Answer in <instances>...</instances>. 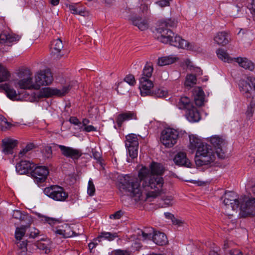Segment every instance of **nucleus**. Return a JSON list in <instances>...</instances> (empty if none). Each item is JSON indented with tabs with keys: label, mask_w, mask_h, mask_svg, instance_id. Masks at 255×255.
<instances>
[{
	"label": "nucleus",
	"mask_w": 255,
	"mask_h": 255,
	"mask_svg": "<svg viewBox=\"0 0 255 255\" xmlns=\"http://www.w3.org/2000/svg\"><path fill=\"white\" fill-rule=\"evenodd\" d=\"M164 169L159 163L152 162L150 169L142 167L138 172V178L129 175L119 176L120 187L130 193L136 201L143 199V194L146 198H155L163 193L164 180L160 176Z\"/></svg>",
	"instance_id": "nucleus-1"
},
{
	"label": "nucleus",
	"mask_w": 255,
	"mask_h": 255,
	"mask_svg": "<svg viewBox=\"0 0 255 255\" xmlns=\"http://www.w3.org/2000/svg\"><path fill=\"white\" fill-rule=\"evenodd\" d=\"M216 153L211 146L207 144L199 147L196 151L195 162L197 166L209 165L216 159Z\"/></svg>",
	"instance_id": "nucleus-2"
},
{
	"label": "nucleus",
	"mask_w": 255,
	"mask_h": 255,
	"mask_svg": "<svg viewBox=\"0 0 255 255\" xmlns=\"http://www.w3.org/2000/svg\"><path fill=\"white\" fill-rule=\"evenodd\" d=\"M19 79L14 81V86L20 89L37 90L35 80L31 77V73L28 69H23L18 73Z\"/></svg>",
	"instance_id": "nucleus-3"
},
{
	"label": "nucleus",
	"mask_w": 255,
	"mask_h": 255,
	"mask_svg": "<svg viewBox=\"0 0 255 255\" xmlns=\"http://www.w3.org/2000/svg\"><path fill=\"white\" fill-rule=\"evenodd\" d=\"M223 203L225 206V213L228 216H233L232 212H234L240 207L241 196L232 191L226 192Z\"/></svg>",
	"instance_id": "nucleus-4"
},
{
	"label": "nucleus",
	"mask_w": 255,
	"mask_h": 255,
	"mask_svg": "<svg viewBox=\"0 0 255 255\" xmlns=\"http://www.w3.org/2000/svg\"><path fill=\"white\" fill-rule=\"evenodd\" d=\"M239 215L242 218L255 216V198L251 196H241Z\"/></svg>",
	"instance_id": "nucleus-5"
},
{
	"label": "nucleus",
	"mask_w": 255,
	"mask_h": 255,
	"mask_svg": "<svg viewBox=\"0 0 255 255\" xmlns=\"http://www.w3.org/2000/svg\"><path fill=\"white\" fill-rule=\"evenodd\" d=\"M138 234L142 236V240H150L152 239L153 241L157 245L163 246L167 242V238L165 234L159 232H155L152 228H146L144 230H140Z\"/></svg>",
	"instance_id": "nucleus-6"
},
{
	"label": "nucleus",
	"mask_w": 255,
	"mask_h": 255,
	"mask_svg": "<svg viewBox=\"0 0 255 255\" xmlns=\"http://www.w3.org/2000/svg\"><path fill=\"white\" fill-rule=\"evenodd\" d=\"M179 137V132L172 128L164 129L160 134L161 142L167 148L173 147L176 143Z\"/></svg>",
	"instance_id": "nucleus-7"
},
{
	"label": "nucleus",
	"mask_w": 255,
	"mask_h": 255,
	"mask_svg": "<svg viewBox=\"0 0 255 255\" xmlns=\"http://www.w3.org/2000/svg\"><path fill=\"white\" fill-rule=\"evenodd\" d=\"M43 192L46 196L57 201H64L68 197L64 188L58 185H52L46 187L44 189Z\"/></svg>",
	"instance_id": "nucleus-8"
},
{
	"label": "nucleus",
	"mask_w": 255,
	"mask_h": 255,
	"mask_svg": "<svg viewBox=\"0 0 255 255\" xmlns=\"http://www.w3.org/2000/svg\"><path fill=\"white\" fill-rule=\"evenodd\" d=\"M69 87H64L61 89L51 88L50 87L43 88L37 93H34V98L40 99L43 98H49L53 96H64L69 91Z\"/></svg>",
	"instance_id": "nucleus-9"
},
{
	"label": "nucleus",
	"mask_w": 255,
	"mask_h": 255,
	"mask_svg": "<svg viewBox=\"0 0 255 255\" xmlns=\"http://www.w3.org/2000/svg\"><path fill=\"white\" fill-rule=\"evenodd\" d=\"M126 146L128 150V154L132 158H134L137 156L138 148V140L136 134L131 133L126 137Z\"/></svg>",
	"instance_id": "nucleus-10"
},
{
	"label": "nucleus",
	"mask_w": 255,
	"mask_h": 255,
	"mask_svg": "<svg viewBox=\"0 0 255 255\" xmlns=\"http://www.w3.org/2000/svg\"><path fill=\"white\" fill-rule=\"evenodd\" d=\"M34 80L38 90L42 86L50 84L53 81V76L49 70H44L35 75Z\"/></svg>",
	"instance_id": "nucleus-11"
},
{
	"label": "nucleus",
	"mask_w": 255,
	"mask_h": 255,
	"mask_svg": "<svg viewBox=\"0 0 255 255\" xmlns=\"http://www.w3.org/2000/svg\"><path fill=\"white\" fill-rule=\"evenodd\" d=\"M155 35L159 41L166 44L170 41L172 37H174V33L172 30L158 24L155 29Z\"/></svg>",
	"instance_id": "nucleus-12"
},
{
	"label": "nucleus",
	"mask_w": 255,
	"mask_h": 255,
	"mask_svg": "<svg viewBox=\"0 0 255 255\" xmlns=\"http://www.w3.org/2000/svg\"><path fill=\"white\" fill-rule=\"evenodd\" d=\"M48 174L49 170L47 167L38 166H34L32 169L31 175L33 178L34 181L38 183L45 181Z\"/></svg>",
	"instance_id": "nucleus-13"
},
{
	"label": "nucleus",
	"mask_w": 255,
	"mask_h": 255,
	"mask_svg": "<svg viewBox=\"0 0 255 255\" xmlns=\"http://www.w3.org/2000/svg\"><path fill=\"white\" fill-rule=\"evenodd\" d=\"M211 143L216 148V154L220 158H224L225 155V140L217 135L212 136L210 140Z\"/></svg>",
	"instance_id": "nucleus-14"
},
{
	"label": "nucleus",
	"mask_w": 255,
	"mask_h": 255,
	"mask_svg": "<svg viewBox=\"0 0 255 255\" xmlns=\"http://www.w3.org/2000/svg\"><path fill=\"white\" fill-rule=\"evenodd\" d=\"M53 145L54 146L59 147L63 156L71 158L74 160L78 159L82 154L81 151L78 149L57 144H53Z\"/></svg>",
	"instance_id": "nucleus-15"
},
{
	"label": "nucleus",
	"mask_w": 255,
	"mask_h": 255,
	"mask_svg": "<svg viewBox=\"0 0 255 255\" xmlns=\"http://www.w3.org/2000/svg\"><path fill=\"white\" fill-rule=\"evenodd\" d=\"M255 80V78L248 77L247 80H240L239 82V88L241 93L247 99L253 97H252L251 91L252 89V82L251 81Z\"/></svg>",
	"instance_id": "nucleus-16"
},
{
	"label": "nucleus",
	"mask_w": 255,
	"mask_h": 255,
	"mask_svg": "<svg viewBox=\"0 0 255 255\" xmlns=\"http://www.w3.org/2000/svg\"><path fill=\"white\" fill-rule=\"evenodd\" d=\"M63 48V44L61 39L57 38L54 40L51 44V55L54 59H59L64 55L62 52Z\"/></svg>",
	"instance_id": "nucleus-17"
},
{
	"label": "nucleus",
	"mask_w": 255,
	"mask_h": 255,
	"mask_svg": "<svg viewBox=\"0 0 255 255\" xmlns=\"http://www.w3.org/2000/svg\"><path fill=\"white\" fill-rule=\"evenodd\" d=\"M21 38L20 35L13 33L3 32L0 33V43L11 46L12 43L18 41Z\"/></svg>",
	"instance_id": "nucleus-18"
},
{
	"label": "nucleus",
	"mask_w": 255,
	"mask_h": 255,
	"mask_svg": "<svg viewBox=\"0 0 255 255\" xmlns=\"http://www.w3.org/2000/svg\"><path fill=\"white\" fill-rule=\"evenodd\" d=\"M18 141L10 138H5L1 141L2 152L6 155L12 154L13 150L17 146Z\"/></svg>",
	"instance_id": "nucleus-19"
},
{
	"label": "nucleus",
	"mask_w": 255,
	"mask_h": 255,
	"mask_svg": "<svg viewBox=\"0 0 255 255\" xmlns=\"http://www.w3.org/2000/svg\"><path fill=\"white\" fill-rule=\"evenodd\" d=\"M139 89L142 96L150 95L152 93V88L153 87L152 82L149 79L141 78L139 80Z\"/></svg>",
	"instance_id": "nucleus-20"
},
{
	"label": "nucleus",
	"mask_w": 255,
	"mask_h": 255,
	"mask_svg": "<svg viewBox=\"0 0 255 255\" xmlns=\"http://www.w3.org/2000/svg\"><path fill=\"white\" fill-rule=\"evenodd\" d=\"M35 164L27 160H22L16 165V170L19 174H31Z\"/></svg>",
	"instance_id": "nucleus-21"
},
{
	"label": "nucleus",
	"mask_w": 255,
	"mask_h": 255,
	"mask_svg": "<svg viewBox=\"0 0 255 255\" xmlns=\"http://www.w3.org/2000/svg\"><path fill=\"white\" fill-rule=\"evenodd\" d=\"M168 43L179 48L187 49H192V45H190L188 42L182 39L180 36L177 35H174V37H172Z\"/></svg>",
	"instance_id": "nucleus-22"
},
{
	"label": "nucleus",
	"mask_w": 255,
	"mask_h": 255,
	"mask_svg": "<svg viewBox=\"0 0 255 255\" xmlns=\"http://www.w3.org/2000/svg\"><path fill=\"white\" fill-rule=\"evenodd\" d=\"M130 20L132 24L141 31L147 30L149 27L148 20L146 17L134 16L130 18Z\"/></svg>",
	"instance_id": "nucleus-23"
},
{
	"label": "nucleus",
	"mask_w": 255,
	"mask_h": 255,
	"mask_svg": "<svg viewBox=\"0 0 255 255\" xmlns=\"http://www.w3.org/2000/svg\"><path fill=\"white\" fill-rule=\"evenodd\" d=\"M55 233L56 234L64 238H70L73 236H79L82 234V233H76L75 232L72 231L71 227L67 224H65L64 226H62V228L57 229L55 231Z\"/></svg>",
	"instance_id": "nucleus-24"
},
{
	"label": "nucleus",
	"mask_w": 255,
	"mask_h": 255,
	"mask_svg": "<svg viewBox=\"0 0 255 255\" xmlns=\"http://www.w3.org/2000/svg\"><path fill=\"white\" fill-rule=\"evenodd\" d=\"M173 161L175 164L187 167H190L191 163L187 158L186 153L184 152H179L175 156Z\"/></svg>",
	"instance_id": "nucleus-25"
},
{
	"label": "nucleus",
	"mask_w": 255,
	"mask_h": 255,
	"mask_svg": "<svg viewBox=\"0 0 255 255\" xmlns=\"http://www.w3.org/2000/svg\"><path fill=\"white\" fill-rule=\"evenodd\" d=\"M125 82L131 86H134L136 84V81L133 75L129 74L127 75L124 78V81L121 82L117 87L118 92L122 94H124L125 92L128 91V88H126L124 90L123 89L126 86Z\"/></svg>",
	"instance_id": "nucleus-26"
},
{
	"label": "nucleus",
	"mask_w": 255,
	"mask_h": 255,
	"mask_svg": "<svg viewBox=\"0 0 255 255\" xmlns=\"http://www.w3.org/2000/svg\"><path fill=\"white\" fill-rule=\"evenodd\" d=\"M177 106L179 109L185 110L186 112L191 108H193L194 105L188 97L184 96L180 98L177 103Z\"/></svg>",
	"instance_id": "nucleus-27"
},
{
	"label": "nucleus",
	"mask_w": 255,
	"mask_h": 255,
	"mask_svg": "<svg viewBox=\"0 0 255 255\" xmlns=\"http://www.w3.org/2000/svg\"><path fill=\"white\" fill-rule=\"evenodd\" d=\"M185 116L187 119L190 122H197L200 119V114L197 108L194 106L185 112Z\"/></svg>",
	"instance_id": "nucleus-28"
},
{
	"label": "nucleus",
	"mask_w": 255,
	"mask_h": 255,
	"mask_svg": "<svg viewBox=\"0 0 255 255\" xmlns=\"http://www.w3.org/2000/svg\"><path fill=\"white\" fill-rule=\"evenodd\" d=\"M214 40L219 45L224 46L229 42V36L227 32L222 31L216 34Z\"/></svg>",
	"instance_id": "nucleus-29"
},
{
	"label": "nucleus",
	"mask_w": 255,
	"mask_h": 255,
	"mask_svg": "<svg viewBox=\"0 0 255 255\" xmlns=\"http://www.w3.org/2000/svg\"><path fill=\"white\" fill-rule=\"evenodd\" d=\"M132 119H136V114L133 112H128L122 113L118 116L117 119V123L119 127H121L124 122Z\"/></svg>",
	"instance_id": "nucleus-30"
},
{
	"label": "nucleus",
	"mask_w": 255,
	"mask_h": 255,
	"mask_svg": "<svg viewBox=\"0 0 255 255\" xmlns=\"http://www.w3.org/2000/svg\"><path fill=\"white\" fill-rule=\"evenodd\" d=\"M194 101L197 106H202L204 102V93L202 89L198 87L194 91Z\"/></svg>",
	"instance_id": "nucleus-31"
},
{
	"label": "nucleus",
	"mask_w": 255,
	"mask_h": 255,
	"mask_svg": "<svg viewBox=\"0 0 255 255\" xmlns=\"http://www.w3.org/2000/svg\"><path fill=\"white\" fill-rule=\"evenodd\" d=\"M12 217L18 219L21 222L31 224L32 220L31 217L28 214H23L19 210H14L13 212Z\"/></svg>",
	"instance_id": "nucleus-32"
},
{
	"label": "nucleus",
	"mask_w": 255,
	"mask_h": 255,
	"mask_svg": "<svg viewBox=\"0 0 255 255\" xmlns=\"http://www.w3.org/2000/svg\"><path fill=\"white\" fill-rule=\"evenodd\" d=\"M0 90H4L7 97L10 99L13 100L16 99L17 95L16 91L8 84H0Z\"/></svg>",
	"instance_id": "nucleus-33"
},
{
	"label": "nucleus",
	"mask_w": 255,
	"mask_h": 255,
	"mask_svg": "<svg viewBox=\"0 0 255 255\" xmlns=\"http://www.w3.org/2000/svg\"><path fill=\"white\" fill-rule=\"evenodd\" d=\"M190 138V143L189 145V148L192 150H196L199 148V147L203 145H206V143H204L202 141V140L194 135H192L189 136Z\"/></svg>",
	"instance_id": "nucleus-34"
},
{
	"label": "nucleus",
	"mask_w": 255,
	"mask_h": 255,
	"mask_svg": "<svg viewBox=\"0 0 255 255\" xmlns=\"http://www.w3.org/2000/svg\"><path fill=\"white\" fill-rule=\"evenodd\" d=\"M235 61L239 65L245 68L252 71L254 69L255 65L254 63L246 58L238 57L235 59Z\"/></svg>",
	"instance_id": "nucleus-35"
},
{
	"label": "nucleus",
	"mask_w": 255,
	"mask_h": 255,
	"mask_svg": "<svg viewBox=\"0 0 255 255\" xmlns=\"http://www.w3.org/2000/svg\"><path fill=\"white\" fill-rule=\"evenodd\" d=\"M178 58L173 55L161 57L158 58V65L160 66H163L171 64L175 62Z\"/></svg>",
	"instance_id": "nucleus-36"
},
{
	"label": "nucleus",
	"mask_w": 255,
	"mask_h": 255,
	"mask_svg": "<svg viewBox=\"0 0 255 255\" xmlns=\"http://www.w3.org/2000/svg\"><path fill=\"white\" fill-rule=\"evenodd\" d=\"M24 225H21L20 227H17L15 231V238L16 240L20 241L22 238L24 236L25 233L30 224L25 223Z\"/></svg>",
	"instance_id": "nucleus-37"
},
{
	"label": "nucleus",
	"mask_w": 255,
	"mask_h": 255,
	"mask_svg": "<svg viewBox=\"0 0 255 255\" xmlns=\"http://www.w3.org/2000/svg\"><path fill=\"white\" fill-rule=\"evenodd\" d=\"M158 24L160 26H163L165 28L174 27L176 26L177 21L175 19L168 18L161 19L158 22Z\"/></svg>",
	"instance_id": "nucleus-38"
},
{
	"label": "nucleus",
	"mask_w": 255,
	"mask_h": 255,
	"mask_svg": "<svg viewBox=\"0 0 255 255\" xmlns=\"http://www.w3.org/2000/svg\"><path fill=\"white\" fill-rule=\"evenodd\" d=\"M216 53L218 58L224 62L229 63L233 61L229 54L223 49L220 48L218 49Z\"/></svg>",
	"instance_id": "nucleus-39"
},
{
	"label": "nucleus",
	"mask_w": 255,
	"mask_h": 255,
	"mask_svg": "<svg viewBox=\"0 0 255 255\" xmlns=\"http://www.w3.org/2000/svg\"><path fill=\"white\" fill-rule=\"evenodd\" d=\"M69 10L71 12L74 14H79L81 16H86L88 15V12L84 9H82L77 5H69Z\"/></svg>",
	"instance_id": "nucleus-40"
},
{
	"label": "nucleus",
	"mask_w": 255,
	"mask_h": 255,
	"mask_svg": "<svg viewBox=\"0 0 255 255\" xmlns=\"http://www.w3.org/2000/svg\"><path fill=\"white\" fill-rule=\"evenodd\" d=\"M10 73L6 68L0 64V82L7 81L10 77Z\"/></svg>",
	"instance_id": "nucleus-41"
},
{
	"label": "nucleus",
	"mask_w": 255,
	"mask_h": 255,
	"mask_svg": "<svg viewBox=\"0 0 255 255\" xmlns=\"http://www.w3.org/2000/svg\"><path fill=\"white\" fill-rule=\"evenodd\" d=\"M118 237L117 233H111L110 232H102L100 235L98 237L99 241H100V239H104L108 240L109 241L114 240L116 238Z\"/></svg>",
	"instance_id": "nucleus-42"
},
{
	"label": "nucleus",
	"mask_w": 255,
	"mask_h": 255,
	"mask_svg": "<svg viewBox=\"0 0 255 255\" xmlns=\"http://www.w3.org/2000/svg\"><path fill=\"white\" fill-rule=\"evenodd\" d=\"M153 70V68L152 66L149 63H146L143 69L142 77L141 78L149 79L152 75Z\"/></svg>",
	"instance_id": "nucleus-43"
},
{
	"label": "nucleus",
	"mask_w": 255,
	"mask_h": 255,
	"mask_svg": "<svg viewBox=\"0 0 255 255\" xmlns=\"http://www.w3.org/2000/svg\"><path fill=\"white\" fill-rule=\"evenodd\" d=\"M35 146L32 143H29L27 144L25 147L21 150L19 152V157H23L26 156L28 153L34 148Z\"/></svg>",
	"instance_id": "nucleus-44"
},
{
	"label": "nucleus",
	"mask_w": 255,
	"mask_h": 255,
	"mask_svg": "<svg viewBox=\"0 0 255 255\" xmlns=\"http://www.w3.org/2000/svg\"><path fill=\"white\" fill-rule=\"evenodd\" d=\"M38 217L39 219H41L42 221H43L44 222H46L49 225L53 226L55 225L56 223H58L59 220L57 219H55L54 218H49L44 216H43L40 214H38Z\"/></svg>",
	"instance_id": "nucleus-45"
},
{
	"label": "nucleus",
	"mask_w": 255,
	"mask_h": 255,
	"mask_svg": "<svg viewBox=\"0 0 255 255\" xmlns=\"http://www.w3.org/2000/svg\"><path fill=\"white\" fill-rule=\"evenodd\" d=\"M196 77L193 74H190L187 76L185 82V85L186 87H192L194 84H196Z\"/></svg>",
	"instance_id": "nucleus-46"
},
{
	"label": "nucleus",
	"mask_w": 255,
	"mask_h": 255,
	"mask_svg": "<svg viewBox=\"0 0 255 255\" xmlns=\"http://www.w3.org/2000/svg\"><path fill=\"white\" fill-rule=\"evenodd\" d=\"M164 215L166 218L171 219L172 223L174 225L181 226L183 223L181 220L176 219L171 213L168 212L165 213Z\"/></svg>",
	"instance_id": "nucleus-47"
},
{
	"label": "nucleus",
	"mask_w": 255,
	"mask_h": 255,
	"mask_svg": "<svg viewBox=\"0 0 255 255\" xmlns=\"http://www.w3.org/2000/svg\"><path fill=\"white\" fill-rule=\"evenodd\" d=\"M0 121L1 122L0 126L2 130L10 128L12 126V125L8 122L6 119L2 115H0Z\"/></svg>",
	"instance_id": "nucleus-48"
},
{
	"label": "nucleus",
	"mask_w": 255,
	"mask_h": 255,
	"mask_svg": "<svg viewBox=\"0 0 255 255\" xmlns=\"http://www.w3.org/2000/svg\"><path fill=\"white\" fill-rule=\"evenodd\" d=\"M255 108V101H254V100H252L250 102L249 106H248L247 110L246 112L247 116L249 119L251 118V117H252L254 112Z\"/></svg>",
	"instance_id": "nucleus-49"
},
{
	"label": "nucleus",
	"mask_w": 255,
	"mask_h": 255,
	"mask_svg": "<svg viewBox=\"0 0 255 255\" xmlns=\"http://www.w3.org/2000/svg\"><path fill=\"white\" fill-rule=\"evenodd\" d=\"M151 94L157 98H163L167 95V92L161 89H158L154 90Z\"/></svg>",
	"instance_id": "nucleus-50"
},
{
	"label": "nucleus",
	"mask_w": 255,
	"mask_h": 255,
	"mask_svg": "<svg viewBox=\"0 0 255 255\" xmlns=\"http://www.w3.org/2000/svg\"><path fill=\"white\" fill-rule=\"evenodd\" d=\"M28 232L26 234L27 236H29L30 238H35L37 237L39 234V231L38 229L34 227H29Z\"/></svg>",
	"instance_id": "nucleus-51"
},
{
	"label": "nucleus",
	"mask_w": 255,
	"mask_h": 255,
	"mask_svg": "<svg viewBox=\"0 0 255 255\" xmlns=\"http://www.w3.org/2000/svg\"><path fill=\"white\" fill-rule=\"evenodd\" d=\"M95 193V187L92 179H90L88 182L87 188V193L90 196H93Z\"/></svg>",
	"instance_id": "nucleus-52"
},
{
	"label": "nucleus",
	"mask_w": 255,
	"mask_h": 255,
	"mask_svg": "<svg viewBox=\"0 0 255 255\" xmlns=\"http://www.w3.org/2000/svg\"><path fill=\"white\" fill-rule=\"evenodd\" d=\"M43 154L45 158H51L52 155L51 147L45 146L43 150Z\"/></svg>",
	"instance_id": "nucleus-53"
},
{
	"label": "nucleus",
	"mask_w": 255,
	"mask_h": 255,
	"mask_svg": "<svg viewBox=\"0 0 255 255\" xmlns=\"http://www.w3.org/2000/svg\"><path fill=\"white\" fill-rule=\"evenodd\" d=\"M123 215V212L121 210L116 212L115 213L110 215V218L114 219H119Z\"/></svg>",
	"instance_id": "nucleus-54"
},
{
	"label": "nucleus",
	"mask_w": 255,
	"mask_h": 255,
	"mask_svg": "<svg viewBox=\"0 0 255 255\" xmlns=\"http://www.w3.org/2000/svg\"><path fill=\"white\" fill-rule=\"evenodd\" d=\"M172 0H161L156 2V3L159 5L160 7H165L169 6L170 1Z\"/></svg>",
	"instance_id": "nucleus-55"
},
{
	"label": "nucleus",
	"mask_w": 255,
	"mask_h": 255,
	"mask_svg": "<svg viewBox=\"0 0 255 255\" xmlns=\"http://www.w3.org/2000/svg\"><path fill=\"white\" fill-rule=\"evenodd\" d=\"M81 130L85 131L86 132L96 131V128L91 125L86 126L84 127V128H82V127H81Z\"/></svg>",
	"instance_id": "nucleus-56"
},
{
	"label": "nucleus",
	"mask_w": 255,
	"mask_h": 255,
	"mask_svg": "<svg viewBox=\"0 0 255 255\" xmlns=\"http://www.w3.org/2000/svg\"><path fill=\"white\" fill-rule=\"evenodd\" d=\"M92 154L93 156V157L97 160H99L101 157V153L96 150L95 149H92Z\"/></svg>",
	"instance_id": "nucleus-57"
},
{
	"label": "nucleus",
	"mask_w": 255,
	"mask_h": 255,
	"mask_svg": "<svg viewBox=\"0 0 255 255\" xmlns=\"http://www.w3.org/2000/svg\"><path fill=\"white\" fill-rule=\"evenodd\" d=\"M69 122H70V123L74 125L80 126L81 125V123L79 121V120L76 117H71L69 119Z\"/></svg>",
	"instance_id": "nucleus-58"
},
{
	"label": "nucleus",
	"mask_w": 255,
	"mask_h": 255,
	"mask_svg": "<svg viewBox=\"0 0 255 255\" xmlns=\"http://www.w3.org/2000/svg\"><path fill=\"white\" fill-rule=\"evenodd\" d=\"M114 255H130V254L127 251L117 250L115 251Z\"/></svg>",
	"instance_id": "nucleus-59"
},
{
	"label": "nucleus",
	"mask_w": 255,
	"mask_h": 255,
	"mask_svg": "<svg viewBox=\"0 0 255 255\" xmlns=\"http://www.w3.org/2000/svg\"><path fill=\"white\" fill-rule=\"evenodd\" d=\"M172 200L173 198L171 196H166L163 199L165 204H166L167 206H170L172 205Z\"/></svg>",
	"instance_id": "nucleus-60"
},
{
	"label": "nucleus",
	"mask_w": 255,
	"mask_h": 255,
	"mask_svg": "<svg viewBox=\"0 0 255 255\" xmlns=\"http://www.w3.org/2000/svg\"><path fill=\"white\" fill-rule=\"evenodd\" d=\"M249 9L252 14L255 16V0H253Z\"/></svg>",
	"instance_id": "nucleus-61"
},
{
	"label": "nucleus",
	"mask_w": 255,
	"mask_h": 255,
	"mask_svg": "<svg viewBox=\"0 0 255 255\" xmlns=\"http://www.w3.org/2000/svg\"><path fill=\"white\" fill-rule=\"evenodd\" d=\"M17 244H19L18 246L21 249H26V247L27 245V242L26 241L19 242V243H17Z\"/></svg>",
	"instance_id": "nucleus-62"
},
{
	"label": "nucleus",
	"mask_w": 255,
	"mask_h": 255,
	"mask_svg": "<svg viewBox=\"0 0 255 255\" xmlns=\"http://www.w3.org/2000/svg\"><path fill=\"white\" fill-rule=\"evenodd\" d=\"M230 255H243L242 252L238 250H233L230 251Z\"/></svg>",
	"instance_id": "nucleus-63"
},
{
	"label": "nucleus",
	"mask_w": 255,
	"mask_h": 255,
	"mask_svg": "<svg viewBox=\"0 0 255 255\" xmlns=\"http://www.w3.org/2000/svg\"><path fill=\"white\" fill-rule=\"evenodd\" d=\"M247 32V30L246 29H241L239 32H238V35H243L245 34H246Z\"/></svg>",
	"instance_id": "nucleus-64"
}]
</instances>
